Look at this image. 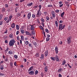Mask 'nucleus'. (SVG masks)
Segmentation results:
<instances>
[{"label": "nucleus", "instance_id": "e2e57ef3", "mask_svg": "<svg viewBox=\"0 0 77 77\" xmlns=\"http://www.w3.org/2000/svg\"><path fill=\"white\" fill-rule=\"evenodd\" d=\"M25 44L26 45H28L29 44V42L28 41L26 42Z\"/></svg>", "mask_w": 77, "mask_h": 77}, {"label": "nucleus", "instance_id": "79ce46f5", "mask_svg": "<svg viewBox=\"0 0 77 77\" xmlns=\"http://www.w3.org/2000/svg\"><path fill=\"white\" fill-rule=\"evenodd\" d=\"M14 58H15V59H17V58H18V56H17V55H14Z\"/></svg>", "mask_w": 77, "mask_h": 77}, {"label": "nucleus", "instance_id": "e433bc0d", "mask_svg": "<svg viewBox=\"0 0 77 77\" xmlns=\"http://www.w3.org/2000/svg\"><path fill=\"white\" fill-rule=\"evenodd\" d=\"M55 12L57 13H58V12H59V10H55Z\"/></svg>", "mask_w": 77, "mask_h": 77}, {"label": "nucleus", "instance_id": "ea45409f", "mask_svg": "<svg viewBox=\"0 0 77 77\" xmlns=\"http://www.w3.org/2000/svg\"><path fill=\"white\" fill-rule=\"evenodd\" d=\"M41 20L43 23H44V19L43 18H42L41 19Z\"/></svg>", "mask_w": 77, "mask_h": 77}, {"label": "nucleus", "instance_id": "0e129e2a", "mask_svg": "<svg viewBox=\"0 0 77 77\" xmlns=\"http://www.w3.org/2000/svg\"><path fill=\"white\" fill-rule=\"evenodd\" d=\"M17 39L18 41H19V40H20V37H19V36H17Z\"/></svg>", "mask_w": 77, "mask_h": 77}, {"label": "nucleus", "instance_id": "c9c22d12", "mask_svg": "<svg viewBox=\"0 0 77 77\" xmlns=\"http://www.w3.org/2000/svg\"><path fill=\"white\" fill-rule=\"evenodd\" d=\"M5 75L4 73H2L1 72H0V76H2V77Z\"/></svg>", "mask_w": 77, "mask_h": 77}, {"label": "nucleus", "instance_id": "2f4dec72", "mask_svg": "<svg viewBox=\"0 0 77 77\" xmlns=\"http://www.w3.org/2000/svg\"><path fill=\"white\" fill-rule=\"evenodd\" d=\"M46 19L48 21L49 20V19H50V17H48V16H46Z\"/></svg>", "mask_w": 77, "mask_h": 77}, {"label": "nucleus", "instance_id": "a878e982", "mask_svg": "<svg viewBox=\"0 0 77 77\" xmlns=\"http://www.w3.org/2000/svg\"><path fill=\"white\" fill-rule=\"evenodd\" d=\"M20 32H21V33H22V34H23L25 33V32H24V30H23V29H21L20 30Z\"/></svg>", "mask_w": 77, "mask_h": 77}, {"label": "nucleus", "instance_id": "a19ab883", "mask_svg": "<svg viewBox=\"0 0 77 77\" xmlns=\"http://www.w3.org/2000/svg\"><path fill=\"white\" fill-rule=\"evenodd\" d=\"M38 7L39 8V10H40L41 9V8L42 7V6H41V5H39L38 6Z\"/></svg>", "mask_w": 77, "mask_h": 77}, {"label": "nucleus", "instance_id": "4d7b16f0", "mask_svg": "<svg viewBox=\"0 0 77 77\" xmlns=\"http://www.w3.org/2000/svg\"><path fill=\"white\" fill-rule=\"evenodd\" d=\"M32 35H35V31H32Z\"/></svg>", "mask_w": 77, "mask_h": 77}, {"label": "nucleus", "instance_id": "864d4df0", "mask_svg": "<svg viewBox=\"0 0 77 77\" xmlns=\"http://www.w3.org/2000/svg\"><path fill=\"white\" fill-rule=\"evenodd\" d=\"M3 17V16L2 15H1L0 16V20H2V18Z\"/></svg>", "mask_w": 77, "mask_h": 77}, {"label": "nucleus", "instance_id": "8fccbe9b", "mask_svg": "<svg viewBox=\"0 0 77 77\" xmlns=\"http://www.w3.org/2000/svg\"><path fill=\"white\" fill-rule=\"evenodd\" d=\"M8 17H5L4 18V20H5V21H6L7 20H8Z\"/></svg>", "mask_w": 77, "mask_h": 77}, {"label": "nucleus", "instance_id": "6ab92c4d", "mask_svg": "<svg viewBox=\"0 0 77 77\" xmlns=\"http://www.w3.org/2000/svg\"><path fill=\"white\" fill-rule=\"evenodd\" d=\"M12 17H13V16L12 15H11V16L9 17L8 19L10 21H11V19H12Z\"/></svg>", "mask_w": 77, "mask_h": 77}, {"label": "nucleus", "instance_id": "aec40b11", "mask_svg": "<svg viewBox=\"0 0 77 77\" xmlns=\"http://www.w3.org/2000/svg\"><path fill=\"white\" fill-rule=\"evenodd\" d=\"M66 63V61H65V60H63L62 62V65H65V64Z\"/></svg>", "mask_w": 77, "mask_h": 77}, {"label": "nucleus", "instance_id": "f3484780", "mask_svg": "<svg viewBox=\"0 0 77 77\" xmlns=\"http://www.w3.org/2000/svg\"><path fill=\"white\" fill-rule=\"evenodd\" d=\"M50 58L52 60L54 61L55 60H56L55 57H50Z\"/></svg>", "mask_w": 77, "mask_h": 77}, {"label": "nucleus", "instance_id": "5fc2aeb1", "mask_svg": "<svg viewBox=\"0 0 77 77\" xmlns=\"http://www.w3.org/2000/svg\"><path fill=\"white\" fill-rule=\"evenodd\" d=\"M44 15H47V12H46V11L44 12Z\"/></svg>", "mask_w": 77, "mask_h": 77}, {"label": "nucleus", "instance_id": "774afa93", "mask_svg": "<svg viewBox=\"0 0 77 77\" xmlns=\"http://www.w3.org/2000/svg\"><path fill=\"white\" fill-rule=\"evenodd\" d=\"M47 37H48V38H50V35L49 34H47Z\"/></svg>", "mask_w": 77, "mask_h": 77}, {"label": "nucleus", "instance_id": "49530a36", "mask_svg": "<svg viewBox=\"0 0 77 77\" xmlns=\"http://www.w3.org/2000/svg\"><path fill=\"white\" fill-rule=\"evenodd\" d=\"M8 58L7 57L5 59V61L6 62H8Z\"/></svg>", "mask_w": 77, "mask_h": 77}, {"label": "nucleus", "instance_id": "f704fd0d", "mask_svg": "<svg viewBox=\"0 0 77 77\" xmlns=\"http://www.w3.org/2000/svg\"><path fill=\"white\" fill-rule=\"evenodd\" d=\"M65 3L66 5H69V2L65 1Z\"/></svg>", "mask_w": 77, "mask_h": 77}, {"label": "nucleus", "instance_id": "72a5a7b5", "mask_svg": "<svg viewBox=\"0 0 77 77\" xmlns=\"http://www.w3.org/2000/svg\"><path fill=\"white\" fill-rule=\"evenodd\" d=\"M40 28L41 29V30H44V28L42 26H39Z\"/></svg>", "mask_w": 77, "mask_h": 77}, {"label": "nucleus", "instance_id": "20e7f679", "mask_svg": "<svg viewBox=\"0 0 77 77\" xmlns=\"http://www.w3.org/2000/svg\"><path fill=\"white\" fill-rule=\"evenodd\" d=\"M45 56L47 57L48 55V51L47 50L45 51L44 53Z\"/></svg>", "mask_w": 77, "mask_h": 77}, {"label": "nucleus", "instance_id": "c756f323", "mask_svg": "<svg viewBox=\"0 0 77 77\" xmlns=\"http://www.w3.org/2000/svg\"><path fill=\"white\" fill-rule=\"evenodd\" d=\"M55 24L56 25V26L57 27H58V23H57V21H56L55 22Z\"/></svg>", "mask_w": 77, "mask_h": 77}, {"label": "nucleus", "instance_id": "423d86ee", "mask_svg": "<svg viewBox=\"0 0 77 77\" xmlns=\"http://www.w3.org/2000/svg\"><path fill=\"white\" fill-rule=\"evenodd\" d=\"M55 53L56 54H58V52H59V51L58 49V47L57 46H56L55 47Z\"/></svg>", "mask_w": 77, "mask_h": 77}, {"label": "nucleus", "instance_id": "09e8293b", "mask_svg": "<svg viewBox=\"0 0 77 77\" xmlns=\"http://www.w3.org/2000/svg\"><path fill=\"white\" fill-rule=\"evenodd\" d=\"M35 17H36V15H35V14H32V18H35Z\"/></svg>", "mask_w": 77, "mask_h": 77}, {"label": "nucleus", "instance_id": "393cba45", "mask_svg": "<svg viewBox=\"0 0 77 77\" xmlns=\"http://www.w3.org/2000/svg\"><path fill=\"white\" fill-rule=\"evenodd\" d=\"M16 29H17V30H19V25H18L17 24L16 25Z\"/></svg>", "mask_w": 77, "mask_h": 77}, {"label": "nucleus", "instance_id": "473e14b6", "mask_svg": "<svg viewBox=\"0 0 77 77\" xmlns=\"http://www.w3.org/2000/svg\"><path fill=\"white\" fill-rule=\"evenodd\" d=\"M61 71H62V68H60L58 70L57 72H60Z\"/></svg>", "mask_w": 77, "mask_h": 77}, {"label": "nucleus", "instance_id": "7ed1b4c3", "mask_svg": "<svg viewBox=\"0 0 77 77\" xmlns=\"http://www.w3.org/2000/svg\"><path fill=\"white\" fill-rule=\"evenodd\" d=\"M65 27V25L63 26L62 24H60L59 25V30H62V29H64Z\"/></svg>", "mask_w": 77, "mask_h": 77}, {"label": "nucleus", "instance_id": "9d476101", "mask_svg": "<svg viewBox=\"0 0 77 77\" xmlns=\"http://www.w3.org/2000/svg\"><path fill=\"white\" fill-rule=\"evenodd\" d=\"M25 33L26 34V35H31V34L29 32L27 31H25Z\"/></svg>", "mask_w": 77, "mask_h": 77}, {"label": "nucleus", "instance_id": "4468645a", "mask_svg": "<svg viewBox=\"0 0 77 77\" xmlns=\"http://www.w3.org/2000/svg\"><path fill=\"white\" fill-rule=\"evenodd\" d=\"M20 37L21 41H24V37L23 36L21 35Z\"/></svg>", "mask_w": 77, "mask_h": 77}, {"label": "nucleus", "instance_id": "37998d69", "mask_svg": "<svg viewBox=\"0 0 77 77\" xmlns=\"http://www.w3.org/2000/svg\"><path fill=\"white\" fill-rule=\"evenodd\" d=\"M38 70H36L35 73V75H36V74H38Z\"/></svg>", "mask_w": 77, "mask_h": 77}, {"label": "nucleus", "instance_id": "6e6d98bb", "mask_svg": "<svg viewBox=\"0 0 77 77\" xmlns=\"http://www.w3.org/2000/svg\"><path fill=\"white\" fill-rule=\"evenodd\" d=\"M5 7L6 8H8V4H6L5 5Z\"/></svg>", "mask_w": 77, "mask_h": 77}, {"label": "nucleus", "instance_id": "412c9836", "mask_svg": "<svg viewBox=\"0 0 77 77\" xmlns=\"http://www.w3.org/2000/svg\"><path fill=\"white\" fill-rule=\"evenodd\" d=\"M32 5H33V3L32 2L29 3L27 5L28 6H32Z\"/></svg>", "mask_w": 77, "mask_h": 77}, {"label": "nucleus", "instance_id": "dca6fc26", "mask_svg": "<svg viewBox=\"0 0 77 77\" xmlns=\"http://www.w3.org/2000/svg\"><path fill=\"white\" fill-rule=\"evenodd\" d=\"M44 55L43 54H42L41 55V57H40L41 59H44Z\"/></svg>", "mask_w": 77, "mask_h": 77}, {"label": "nucleus", "instance_id": "ddd939ff", "mask_svg": "<svg viewBox=\"0 0 77 77\" xmlns=\"http://www.w3.org/2000/svg\"><path fill=\"white\" fill-rule=\"evenodd\" d=\"M29 74H31V75H33L34 74V72L33 71H32L29 72Z\"/></svg>", "mask_w": 77, "mask_h": 77}, {"label": "nucleus", "instance_id": "f257e3e1", "mask_svg": "<svg viewBox=\"0 0 77 77\" xmlns=\"http://www.w3.org/2000/svg\"><path fill=\"white\" fill-rule=\"evenodd\" d=\"M15 42V41L14 39H12L10 41L9 45L10 47H13L14 45V43Z\"/></svg>", "mask_w": 77, "mask_h": 77}, {"label": "nucleus", "instance_id": "cd10ccee", "mask_svg": "<svg viewBox=\"0 0 77 77\" xmlns=\"http://www.w3.org/2000/svg\"><path fill=\"white\" fill-rule=\"evenodd\" d=\"M5 10H6L5 9V8H3L2 10V12L3 13L5 12Z\"/></svg>", "mask_w": 77, "mask_h": 77}, {"label": "nucleus", "instance_id": "7c9ffc66", "mask_svg": "<svg viewBox=\"0 0 77 77\" xmlns=\"http://www.w3.org/2000/svg\"><path fill=\"white\" fill-rule=\"evenodd\" d=\"M46 41H47V42H48V41H49V40H50V38H46Z\"/></svg>", "mask_w": 77, "mask_h": 77}, {"label": "nucleus", "instance_id": "de8ad7c7", "mask_svg": "<svg viewBox=\"0 0 77 77\" xmlns=\"http://www.w3.org/2000/svg\"><path fill=\"white\" fill-rule=\"evenodd\" d=\"M45 31L46 32H47V33H48V32H49L48 29H45Z\"/></svg>", "mask_w": 77, "mask_h": 77}, {"label": "nucleus", "instance_id": "6e6552de", "mask_svg": "<svg viewBox=\"0 0 77 77\" xmlns=\"http://www.w3.org/2000/svg\"><path fill=\"white\" fill-rule=\"evenodd\" d=\"M30 17H31V13H28L27 15V18L29 20V19L30 18Z\"/></svg>", "mask_w": 77, "mask_h": 77}, {"label": "nucleus", "instance_id": "39448f33", "mask_svg": "<svg viewBox=\"0 0 77 77\" xmlns=\"http://www.w3.org/2000/svg\"><path fill=\"white\" fill-rule=\"evenodd\" d=\"M40 10H38L37 11V15H38L39 17L41 16V14H42V13H41V11Z\"/></svg>", "mask_w": 77, "mask_h": 77}, {"label": "nucleus", "instance_id": "c03bdc74", "mask_svg": "<svg viewBox=\"0 0 77 77\" xmlns=\"http://www.w3.org/2000/svg\"><path fill=\"white\" fill-rule=\"evenodd\" d=\"M33 44L34 45H37V43H36L35 42H33Z\"/></svg>", "mask_w": 77, "mask_h": 77}, {"label": "nucleus", "instance_id": "a211bd4d", "mask_svg": "<svg viewBox=\"0 0 77 77\" xmlns=\"http://www.w3.org/2000/svg\"><path fill=\"white\" fill-rule=\"evenodd\" d=\"M39 53H36L35 57H35L36 58L38 57H39Z\"/></svg>", "mask_w": 77, "mask_h": 77}, {"label": "nucleus", "instance_id": "9b49d317", "mask_svg": "<svg viewBox=\"0 0 77 77\" xmlns=\"http://www.w3.org/2000/svg\"><path fill=\"white\" fill-rule=\"evenodd\" d=\"M30 26L31 27V30H34V29H35V27L31 25Z\"/></svg>", "mask_w": 77, "mask_h": 77}, {"label": "nucleus", "instance_id": "bf43d9fd", "mask_svg": "<svg viewBox=\"0 0 77 77\" xmlns=\"http://www.w3.org/2000/svg\"><path fill=\"white\" fill-rule=\"evenodd\" d=\"M14 65H15V66H17V65H16L17 64V62H15L14 63Z\"/></svg>", "mask_w": 77, "mask_h": 77}, {"label": "nucleus", "instance_id": "bb28decb", "mask_svg": "<svg viewBox=\"0 0 77 77\" xmlns=\"http://www.w3.org/2000/svg\"><path fill=\"white\" fill-rule=\"evenodd\" d=\"M9 50V48L7 47L6 50H5V53H7V52H8V50Z\"/></svg>", "mask_w": 77, "mask_h": 77}, {"label": "nucleus", "instance_id": "13d9d810", "mask_svg": "<svg viewBox=\"0 0 77 77\" xmlns=\"http://www.w3.org/2000/svg\"><path fill=\"white\" fill-rule=\"evenodd\" d=\"M5 43L6 44H8V41L7 40H5Z\"/></svg>", "mask_w": 77, "mask_h": 77}, {"label": "nucleus", "instance_id": "1a4fd4ad", "mask_svg": "<svg viewBox=\"0 0 77 77\" xmlns=\"http://www.w3.org/2000/svg\"><path fill=\"white\" fill-rule=\"evenodd\" d=\"M55 60L57 62H59V57L57 55H56L55 56Z\"/></svg>", "mask_w": 77, "mask_h": 77}, {"label": "nucleus", "instance_id": "5701e85b", "mask_svg": "<svg viewBox=\"0 0 77 77\" xmlns=\"http://www.w3.org/2000/svg\"><path fill=\"white\" fill-rule=\"evenodd\" d=\"M33 66H31V67H30L29 69H28V71H32L33 69Z\"/></svg>", "mask_w": 77, "mask_h": 77}, {"label": "nucleus", "instance_id": "c85d7f7f", "mask_svg": "<svg viewBox=\"0 0 77 77\" xmlns=\"http://www.w3.org/2000/svg\"><path fill=\"white\" fill-rule=\"evenodd\" d=\"M8 53L10 54H13V52L12 51H9Z\"/></svg>", "mask_w": 77, "mask_h": 77}, {"label": "nucleus", "instance_id": "4c0bfd02", "mask_svg": "<svg viewBox=\"0 0 77 77\" xmlns=\"http://www.w3.org/2000/svg\"><path fill=\"white\" fill-rule=\"evenodd\" d=\"M21 14L20 13H18L17 14V17H20Z\"/></svg>", "mask_w": 77, "mask_h": 77}, {"label": "nucleus", "instance_id": "0eeeda50", "mask_svg": "<svg viewBox=\"0 0 77 77\" xmlns=\"http://www.w3.org/2000/svg\"><path fill=\"white\" fill-rule=\"evenodd\" d=\"M51 13L52 14L53 17H54V18H55V17H56V15L54 11H51Z\"/></svg>", "mask_w": 77, "mask_h": 77}, {"label": "nucleus", "instance_id": "338daca9", "mask_svg": "<svg viewBox=\"0 0 77 77\" xmlns=\"http://www.w3.org/2000/svg\"><path fill=\"white\" fill-rule=\"evenodd\" d=\"M46 38V35H45V34H44V39H45V38Z\"/></svg>", "mask_w": 77, "mask_h": 77}, {"label": "nucleus", "instance_id": "a18cd8bd", "mask_svg": "<svg viewBox=\"0 0 77 77\" xmlns=\"http://www.w3.org/2000/svg\"><path fill=\"white\" fill-rule=\"evenodd\" d=\"M3 24V21H1L0 22V25H2V24Z\"/></svg>", "mask_w": 77, "mask_h": 77}, {"label": "nucleus", "instance_id": "69168bd1", "mask_svg": "<svg viewBox=\"0 0 77 77\" xmlns=\"http://www.w3.org/2000/svg\"><path fill=\"white\" fill-rule=\"evenodd\" d=\"M38 8V6L37 5L33 7V8H34V9H35V8Z\"/></svg>", "mask_w": 77, "mask_h": 77}, {"label": "nucleus", "instance_id": "58836bf2", "mask_svg": "<svg viewBox=\"0 0 77 77\" xmlns=\"http://www.w3.org/2000/svg\"><path fill=\"white\" fill-rule=\"evenodd\" d=\"M1 70H3V66H1L0 67Z\"/></svg>", "mask_w": 77, "mask_h": 77}, {"label": "nucleus", "instance_id": "b1692460", "mask_svg": "<svg viewBox=\"0 0 77 77\" xmlns=\"http://www.w3.org/2000/svg\"><path fill=\"white\" fill-rule=\"evenodd\" d=\"M64 14H65V12H63L61 14V17L62 18H63V16L64 15Z\"/></svg>", "mask_w": 77, "mask_h": 77}, {"label": "nucleus", "instance_id": "052dcab7", "mask_svg": "<svg viewBox=\"0 0 77 77\" xmlns=\"http://www.w3.org/2000/svg\"><path fill=\"white\" fill-rule=\"evenodd\" d=\"M29 46L30 47H32V45L30 43L29 44Z\"/></svg>", "mask_w": 77, "mask_h": 77}, {"label": "nucleus", "instance_id": "4be33fe9", "mask_svg": "<svg viewBox=\"0 0 77 77\" xmlns=\"http://www.w3.org/2000/svg\"><path fill=\"white\" fill-rule=\"evenodd\" d=\"M9 37L10 38H13L14 37L13 36V34L12 33H11L9 35Z\"/></svg>", "mask_w": 77, "mask_h": 77}, {"label": "nucleus", "instance_id": "680f3d73", "mask_svg": "<svg viewBox=\"0 0 77 77\" xmlns=\"http://www.w3.org/2000/svg\"><path fill=\"white\" fill-rule=\"evenodd\" d=\"M19 31H17L16 32V35H18V34H19Z\"/></svg>", "mask_w": 77, "mask_h": 77}, {"label": "nucleus", "instance_id": "603ef678", "mask_svg": "<svg viewBox=\"0 0 77 77\" xmlns=\"http://www.w3.org/2000/svg\"><path fill=\"white\" fill-rule=\"evenodd\" d=\"M10 66H11V67H13V63H12V62H11L10 63Z\"/></svg>", "mask_w": 77, "mask_h": 77}, {"label": "nucleus", "instance_id": "f03ea898", "mask_svg": "<svg viewBox=\"0 0 77 77\" xmlns=\"http://www.w3.org/2000/svg\"><path fill=\"white\" fill-rule=\"evenodd\" d=\"M72 38V37L71 36H69L67 38V44H71V39Z\"/></svg>", "mask_w": 77, "mask_h": 77}, {"label": "nucleus", "instance_id": "f8f14e48", "mask_svg": "<svg viewBox=\"0 0 77 77\" xmlns=\"http://www.w3.org/2000/svg\"><path fill=\"white\" fill-rule=\"evenodd\" d=\"M15 24L14 23H13L11 25V27L13 29H14L15 27Z\"/></svg>", "mask_w": 77, "mask_h": 77}, {"label": "nucleus", "instance_id": "2eb2a0df", "mask_svg": "<svg viewBox=\"0 0 77 77\" xmlns=\"http://www.w3.org/2000/svg\"><path fill=\"white\" fill-rule=\"evenodd\" d=\"M45 72H47L48 71V68L47 66H46L45 67Z\"/></svg>", "mask_w": 77, "mask_h": 77}, {"label": "nucleus", "instance_id": "3c124183", "mask_svg": "<svg viewBox=\"0 0 77 77\" xmlns=\"http://www.w3.org/2000/svg\"><path fill=\"white\" fill-rule=\"evenodd\" d=\"M53 6V5H48V6H46V8H47L48 7H52Z\"/></svg>", "mask_w": 77, "mask_h": 77}]
</instances>
